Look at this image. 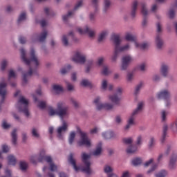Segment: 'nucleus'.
Returning <instances> with one entry per match:
<instances>
[{
    "instance_id": "nucleus-1",
    "label": "nucleus",
    "mask_w": 177,
    "mask_h": 177,
    "mask_svg": "<svg viewBox=\"0 0 177 177\" xmlns=\"http://www.w3.org/2000/svg\"><path fill=\"white\" fill-rule=\"evenodd\" d=\"M20 53L21 58L24 63H25L26 66H29V71L24 73L23 75V82L24 84H27L28 78H30L32 74H35V73H37V68H38V66H39V59H38V55H37L34 48H30L29 58L27 57V50L24 48L20 49Z\"/></svg>"
},
{
    "instance_id": "nucleus-2",
    "label": "nucleus",
    "mask_w": 177,
    "mask_h": 177,
    "mask_svg": "<svg viewBox=\"0 0 177 177\" xmlns=\"http://www.w3.org/2000/svg\"><path fill=\"white\" fill-rule=\"evenodd\" d=\"M48 115L50 117L53 115H58L62 120V125L59 127L57 129V133L59 139H63V133L67 131L68 128V124L64 120V118L70 115L68 112V106L66 105L64 102L60 101L57 103V109L55 110L53 108L50 107L48 109Z\"/></svg>"
},
{
    "instance_id": "nucleus-3",
    "label": "nucleus",
    "mask_w": 177,
    "mask_h": 177,
    "mask_svg": "<svg viewBox=\"0 0 177 177\" xmlns=\"http://www.w3.org/2000/svg\"><path fill=\"white\" fill-rule=\"evenodd\" d=\"M30 161L32 162V164H37L38 161L39 162H44V161H46V162L49 164L48 169L50 171L48 172L47 176L55 177L54 172L57 171V166L53 163L50 156L45 155V150H41L38 155H32L30 157Z\"/></svg>"
},
{
    "instance_id": "nucleus-4",
    "label": "nucleus",
    "mask_w": 177,
    "mask_h": 177,
    "mask_svg": "<svg viewBox=\"0 0 177 177\" xmlns=\"http://www.w3.org/2000/svg\"><path fill=\"white\" fill-rule=\"evenodd\" d=\"M111 39L114 45V54L112 56L111 60L112 62H117L118 54L121 52L129 50V49H131V45L127 44L121 46V42H122V40H121V37L120 35H113Z\"/></svg>"
},
{
    "instance_id": "nucleus-5",
    "label": "nucleus",
    "mask_w": 177,
    "mask_h": 177,
    "mask_svg": "<svg viewBox=\"0 0 177 177\" xmlns=\"http://www.w3.org/2000/svg\"><path fill=\"white\" fill-rule=\"evenodd\" d=\"M143 106H145V103L143 102H140L138 104L137 108L132 112L131 115L129 118L127 120V124L124 127V130L129 131L133 125H135V118L136 116L139 114V113H142V110H143Z\"/></svg>"
},
{
    "instance_id": "nucleus-6",
    "label": "nucleus",
    "mask_w": 177,
    "mask_h": 177,
    "mask_svg": "<svg viewBox=\"0 0 177 177\" xmlns=\"http://www.w3.org/2000/svg\"><path fill=\"white\" fill-rule=\"evenodd\" d=\"M91 154H88L85 152L82 153V161L84 166L81 168L82 172H85L87 175H91L92 174V169H91Z\"/></svg>"
},
{
    "instance_id": "nucleus-7",
    "label": "nucleus",
    "mask_w": 177,
    "mask_h": 177,
    "mask_svg": "<svg viewBox=\"0 0 177 177\" xmlns=\"http://www.w3.org/2000/svg\"><path fill=\"white\" fill-rule=\"evenodd\" d=\"M16 107L19 113H24L26 117H30V112L28 111V100L25 99L23 96L20 97Z\"/></svg>"
},
{
    "instance_id": "nucleus-8",
    "label": "nucleus",
    "mask_w": 177,
    "mask_h": 177,
    "mask_svg": "<svg viewBox=\"0 0 177 177\" xmlns=\"http://www.w3.org/2000/svg\"><path fill=\"white\" fill-rule=\"evenodd\" d=\"M77 132L80 135V140L77 142L78 145L86 146V147H91V146H92V142H91V139L88 138V134L81 131L80 127H77Z\"/></svg>"
},
{
    "instance_id": "nucleus-9",
    "label": "nucleus",
    "mask_w": 177,
    "mask_h": 177,
    "mask_svg": "<svg viewBox=\"0 0 177 177\" xmlns=\"http://www.w3.org/2000/svg\"><path fill=\"white\" fill-rule=\"evenodd\" d=\"M158 99H162L165 102L166 107L170 106L171 104V92L168 91V89H164L160 91L158 95Z\"/></svg>"
},
{
    "instance_id": "nucleus-10",
    "label": "nucleus",
    "mask_w": 177,
    "mask_h": 177,
    "mask_svg": "<svg viewBox=\"0 0 177 177\" xmlns=\"http://www.w3.org/2000/svg\"><path fill=\"white\" fill-rule=\"evenodd\" d=\"M72 62L78 63L79 64H85L86 62V55L80 51H75L71 57Z\"/></svg>"
},
{
    "instance_id": "nucleus-11",
    "label": "nucleus",
    "mask_w": 177,
    "mask_h": 177,
    "mask_svg": "<svg viewBox=\"0 0 177 177\" xmlns=\"http://www.w3.org/2000/svg\"><path fill=\"white\" fill-rule=\"evenodd\" d=\"M77 31L81 34V35H84V34H88L89 38H95L96 35V32L95 30L89 28L88 26H86L84 28H77Z\"/></svg>"
},
{
    "instance_id": "nucleus-12",
    "label": "nucleus",
    "mask_w": 177,
    "mask_h": 177,
    "mask_svg": "<svg viewBox=\"0 0 177 177\" xmlns=\"http://www.w3.org/2000/svg\"><path fill=\"white\" fill-rule=\"evenodd\" d=\"M82 3H84V0H79L77 1L76 5L75 6L73 10L72 11H69L67 15H64L62 17V19L64 20V21H67L70 17H71V16H74V12L75 10H78V9H80V8H81L82 6Z\"/></svg>"
},
{
    "instance_id": "nucleus-13",
    "label": "nucleus",
    "mask_w": 177,
    "mask_h": 177,
    "mask_svg": "<svg viewBox=\"0 0 177 177\" xmlns=\"http://www.w3.org/2000/svg\"><path fill=\"white\" fill-rule=\"evenodd\" d=\"M140 6H141V13L144 16L142 24L143 27H146L147 26V15H149L147 4H146V3L145 2H141Z\"/></svg>"
},
{
    "instance_id": "nucleus-14",
    "label": "nucleus",
    "mask_w": 177,
    "mask_h": 177,
    "mask_svg": "<svg viewBox=\"0 0 177 177\" xmlns=\"http://www.w3.org/2000/svg\"><path fill=\"white\" fill-rule=\"evenodd\" d=\"M133 62V57L131 55H124L122 58V65H121V70L122 71H125L129 66V64Z\"/></svg>"
},
{
    "instance_id": "nucleus-15",
    "label": "nucleus",
    "mask_w": 177,
    "mask_h": 177,
    "mask_svg": "<svg viewBox=\"0 0 177 177\" xmlns=\"http://www.w3.org/2000/svg\"><path fill=\"white\" fill-rule=\"evenodd\" d=\"M6 86H8V84L4 81L0 82V96L1 97V100L0 102V110L1 105L3 102H5V97L8 95V91L6 90Z\"/></svg>"
},
{
    "instance_id": "nucleus-16",
    "label": "nucleus",
    "mask_w": 177,
    "mask_h": 177,
    "mask_svg": "<svg viewBox=\"0 0 177 177\" xmlns=\"http://www.w3.org/2000/svg\"><path fill=\"white\" fill-rule=\"evenodd\" d=\"M47 36H48V32H46V30L43 31L39 35V36H38V35L35 34L31 38L32 42H35V41H37V39H38L39 42H45V40L46 39Z\"/></svg>"
},
{
    "instance_id": "nucleus-17",
    "label": "nucleus",
    "mask_w": 177,
    "mask_h": 177,
    "mask_svg": "<svg viewBox=\"0 0 177 177\" xmlns=\"http://www.w3.org/2000/svg\"><path fill=\"white\" fill-rule=\"evenodd\" d=\"M108 99L113 104H120V102H121V97L115 93L109 95Z\"/></svg>"
},
{
    "instance_id": "nucleus-18",
    "label": "nucleus",
    "mask_w": 177,
    "mask_h": 177,
    "mask_svg": "<svg viewBox=\"0 0 177 177\" xmlns=\"http://www.w3.org/2000/svg\"><path fill=\"white\" fill-rule=\"evenodd\" d=\"M72 37V38H74V32L71 31L68 32V35H64L62 37V42L64 46H69L70 43L68 42V37Z\"/></svg>"
},
{
    "instance_id": "nucleus-19",
    "label": "nucleus",
    "mask_w": 177,
    "mask_h": 177,
    "mask_svg": "<svg viewBox=\"0 0 177 177\" xmlns=\"http://www.w3.org/2000/svg\"><path fill=\"white\" fill-rule=\"evenodd\" d=\"M177 155H172L169 162V168L171 171L176 169Z\"/></svg>"
},
{
    "instance_id": "nucleus-20",
    "label": "nucleus",
    "mask_w": 177,
    "mask_h": 177,
    "mask_svg": "<svg viewBox=\"0 0 177 177\" xmlns=\"http://www.w3.org/2000/svg\"><path fill=\"white\" fill-rule=\"evenodd\" d=\"M160 73L165 78H167L169 74V65L165 64H162L160 67Z\"/></svg>"
},
{
    "instance_id": "nucleus-21",
    "label": "nucleus",
    "mask_w": 177,
    "mask_h": 177,
    "mask_svg": "<svg viewBox=\"0 0 177 177\" xmlns=\"http://www.w3.org/2000/svg\"><path fill=\"white\" fill-rule=\"evenodd\" d=\"M100 97H97L95 98L93 102L95 104L96 109L98 111L104 110V103L100 102Z\"/></svg>"
},
{
    "instance_id": "nucleus-22",
    "label": "nucleus",
    "mask_w": 177,
    "mask_h": 177,
    "mask_svg": "<svg viewBox=\"0 0 177 177\" xmlns=\"http://www.w3.org/2000/svg\"><path fill=\"white\" fill-rule=\"evenodd\" d=\"M155 43L158 49H161L162 48V46L164 45V41L161 38L160 34H156V37L155 38Z\"/></svg>"
},
{
    "instance_id": "nucleus-23",
    "label": "nucleus",
    "mask_w": 177,
    "mask_h": 177,
    "mask_svg": "<svg viewBox=\"0 0 177 177\" xmlns=\"http://www.w3.org/2000/svg\"><path fill=\"white\" fill-rule=\"evenodd\" d=\"M30 133L35 139H41V134L39 133V129L38 127H32L30 130Z\"/></svg>"
},
{
    "instance_id": "nucleus-24",
    "label": "nucleus",
    "mask_w": 177,
    "mask_h": 177,
    "mask_svg": "<svg viewBox=\"0 0 177 177\" xmlns=\"http://www.w3.org/2000/svg\"><path fill=\"white\" fill-rule=\"evenodd\" d=\"M138 5H139V2L138 0H135L133 1L131 5V16L135 17L136 16V10H138Z\"/></svg>"
},
{
    "instance_id": "nucleus-25",
    "label": "nucleus",
    "mask_w": 177,
    "mask_h": 177,
    "mask_svg": "<svg viewBox=\"0 0 177 177\" xmlns=\"http://www.w3.org/2000/svg\"><path fill=\"white\" fill-rule=\"evenodd\" d=\"M111 7V0H104L102 12L107 13Z\"/></svg>"
},
{
    "instance_id": "nucleus-26",
    "label": "nucleus",
    "mask_w": 177,
    "mask_h": 177,
    "mask_svg": "<svg viewBox=\"0 0 177 177\" xmlns=\"http://www.w3.org/2000/svg\"><path fill=\"white\" fill-rule=\"evenodd\" d=\"M107 35H109V30H102L98 36V39H97L98 42H103L104 39H106V37Z\"/></svg>"
},
{
    "instance_id": "nucleus-27",
    "label": "nucleus",
    "mask_w": 177,
    "mask_h": 177,
    "mask_svg": "<svg viewBox=\"0 0 177 177\" xmlns=\"http://www.w3.org/2000/svg\"><path fill=\"white\" fill-rule=\"evenodd\" d=\"M11 139H12V145L14 146H16V145H17V129H14L11 132Z\"/></svg>"
},
{
    "instance_id": "nucleus-28",
    "label": "nucleus",
    "mask_w": 177,
    "mask_h": 177,
    "mask_svg": "<svg viewBox=\"0 0 177 177\" xmlns=\"http://www.w3.org/2000/svg\"><path fill=\"white\" fill-rule=\"evenodd\" d=\"M68 160L70 162V164H71V165H73L75 171H78V169H80V168H78V167H77V164L75 163V160H74V155L73 153H70Z\"/></svg>"
},
{
    "instance_id": "nucleus-29",
    "label": "nucleus",
    "mask_w": 177,
    "mask_h": 177,
    "mask_svg": "<svg viewBox=\"0 0 177 177\" xmlns=\"http://www.w3.org/2000/svg\"><path fill=\"white\" fill-rule=\"evenodd\" d=\"M102 154V142H99L96 147L95 150L93 151V156L97 157Z\"/></svg>"
},
{
    "instance_id": "nucleus-30",
    "label": "nucleus",
    "mask_w": 177,
    "mask_h": 177,
    "mask_svg": "<svg viewBox=\"0 0 177 177\" xmlns=\"http://www.w3.org/2000/svg\"><path fill=\"white\" fill-rule=\"evenodd\" d=\"M26 20H27V12L24 11L20 13L17 19V23L18 24H20V23H23V21H26Z\"/></svg>"
},
{
    "instance_id": "nucleus-31",
    "label": "nucleus",
    "mask_w": 177,
    "mask_h": 177,
    "mask_svg": "<svg viewBox=\"0 0 177 177\" xmlns=\"http://www.w3.org/2000/svg\"><path fill=\"white\" fill-rule=\"evenodd\" d=\"M125 39L127 41H131V42H136V36L132 33L127 32L125 35Z\"/></svg>"
},
{
    "instance_id": "nucleus-32",
    "label": "nucleus",
    "mask_w": 177,
    "mask_h": 177,
    "mask_svg": "<svg viewBox=\"0 0 177 177\" xmlns=\"http://www.w3.org/2000/svg\"><path fill=\"white\" fill-rule=\"evenodd\" d=\"M102 135L104 139H111V138H114V132L113 131H104Z\"/></svg>"
},
{
    "instance_id": "nucleus-33",
    "label": "nucleus",
    "mask_w": 177,
    "mask_h": 177,
    "mask_svg": "<svg viewBox=\"0 0 177 177\" xmlns=\"http://www.w3.org/2000/svg\"><path fill=\"white\" fill-rule=\"evenodd\" d=\"M135 78V74L133 73V72H128L126 76V81L127 82H129V84H131V82H132V81H133Z\"/></svg>"
},
{
    "instance_id": "nucleus-34",
    "label": "nucleus",
    "mask_w": 177,
    "mask_h": 177,
    "mask_svg": "<svg viewBox=\"0 0 177 177\" xmlns=\"http://www.w3.org/2000/svg\"><path fill=\"white\" fill-rule=\"evenodd\" d=\"M99 0H91V6L94 8L95 12H99Z\"/></svg>"
},
{
    "instance_id": "nucleus-35",
    "label": "nucleus",
    "mask_w": 177,
    "mask_h": 177,
    "mask_svg": "<svg viewBox=\"0 0 177 177\" xmlns=\"http://www.w3.org/2000/svg\"><path fill=\"white\" fill-rule=\"evenodd\" d=\"M8 165H16V157L13 155H10L8 156Z\"/></svg>"
},
{
    "instance_id": "nucleus-36",
    "label": "nucleus",
    "mask_w": 177,
    "mask_h": 177,
    "mask_svg": "<svg viewBox=\"0 0 177 177\" xmlns=\"http://www.w3.org/2000/svg\"><path fill=\"white\" fill-rule=\"evenodd\" d=\"M127 151L129 154H133V153H136V151H138V147L131 145L127 148Z\"/></svg>"
},
{
    "instance_id": "nucleus-37",
    "label": "nucleus",
    "mask_w": 177,
    "mask_h": 177,
    "mask_svg": "<svg viewBox=\"0 0 177 177\" xmlns=\"http://www.w3.org/2000/svg\"><path fill=\"white\" fill-rule=\"evenodd\" d=\"M168 171L167 170H161L155 174V177H167Z\"/></svg>"
},
{
    "instance_id": "nucleus-38",
    "label": "nucleus",
    "mask_w": 177,
    "mask_h": 177,
    "mask_svg": "<svg viewBox=\"0 0 177 177\" xmlns=\"http://www.w3.org/2000/svg\"><path fill=\"white\" fill-rule=\"evenodd\" d=\"M53 89L56 93H60V92H63V87L59 84H53Z\"/></svg>"
},
{
    "instance_id": "nucleus-39",
    "label": "nucleus",
    "mask_w": 177,
    "mask_h": 177,
    "mask_svg": "<svg viewBox=\"0 0 177 177\" xmlns=\"http://www.w3.org/2000/svg\"><path fill=\"white\" fill-rule=\"evenodd\" d=\"M135 46L136 48H140V49H147V48H149V44L142 43L139 44L138 42L135 41Z\"/></svg>"
},
{
    "instance_id": "nucleus-40",
    "label": "nucleus",
    "mask_w": 177,
    "mask_h": 177,
    "mask_svg": "<svg viewBox=\"0 0 177 177\" xmlns=\"http://www.w3.org/2000/svg\"><path fill=\"white\" fill-rule=\"evenodd\" d=\"M167 131H168V126L167 124H165L163 126L162 135V138H161L162 142H164V141L165 140Z\"/></svg>"
},
{
    "instance_id": "nucleus-41",
    "label": "nucleus",
    "mask_w": 177,
    "mask_h": 177,
    "mask_svg": "<svg viewBox=\"0 0 177 177\" xmlns=\"http://www.w3.org/2000/svg\"><path fill=\"white\" fill-rule=\"evenodd\" d=\"M71 68H73V66L71 65H67L66 66L61 69V74H62L63 75H64V74H67V73H68V71H70Z\"/></svg>"
},
{
    "instance_id": "nucleus-42",
    "label": "nucleus",
    "mask_w": 177,
    "mask_h": 177,
    "mask_svg": "<svg viewBox=\"0 0 177 177\" xmlns=\"http://www.w3.org/2000/svg\"><path fill=\"white\" fill-rule=\"evenodd\" d=\"M131 164L134 165V167H138V165H140L142 164V158H135L131 160Z\"/></svg>"
},
{
    "instance_id": "nucleus-43",
    "label": "nucleus",
    "mask_w": 177,
    "mask_h": 177,
    "mask_svg": "<svg viewBox=\"0 0 177 177\" xmlns=\"http://www.w3.org/2000/svg\"><path fill=\"white\" fill-rule=\"evenodd\" d=\"M80 84L82 85V86L84 87L92 86V83H91V82L88 79H82Z\"/></svg>"
},
{
    "instance_id": "nucleus-44",
    "label": "nucleus",
    "mask_w": 177,
    "mask_h": 177,
    "mask_svg": "<svg viewBox=\"0 0 177 177\" xmlns=\"http://www.w3.org/2000/svg\"><path fill=\"white\" fill-rule=\"evenodd\" d=\"M113 168L111 166L109 165H105L104 166V172H105V174H107L108 175H110L111 174V172L113 171Z\"/></svg>"
},
{
    "instance_id": "nucleus-45",
    "label": "nucleus",
    "mask_w": 177,
    "mask_h": 177,
    "mask_svg": "<svg viewBox=\"0 0 177 177\" xmlns=\"http://www.w3.org/2000/svg\"><path fill=\"white\" fill-rule=\"evenodd\" d=\"M158 167V165L157 163H154L151 165L150 169L147 171V175H150V174H153L156 169Z\"/></svg>"
},
{
    "instance_id": "nucleus-46",
    "label": "nucleus",
    "mask_w": 177,
    "mask_h": 177,
    "mask_svg": "<svg viewBox=\"0 0 177 177\" xmlns=\"http://www.w3.org/2000/svg\"><path fill=\"white\" fill-rule=\"evenodd\" d=\"M8 63H9V62L8 61V59H4L1 61V71H5Z\"/></svg>"
},
{
    "instance_id": "nucleus-47",
    "label": "nucleus",
    "mask_w": 177,
    "mask_h": 177,
    "mask_svg": "<svg viewBox=\"0 0 177 177\" xmlns=\"http://www.w3.org/2000/svg\"><path fill=\"white\" fill-rule=\"evenodd\" d=\"M143 87V82H140L136 87L134 95H139V92H140V90Z\"/></svg>"
},
{
    "instance_id": "nucleus-48",
    "label": "nucleus",
    "mask_w": 177,
    "mask_h": 177,
    "mask_svg": "<svg viewBox=\"0 0 177 177\" xmlns=\"http://www.w3.org/2000/svg\"><path fill=\"white\" fill-rule=\"evenodd\" d=\"M75 139V133L74 131L71 132L68 137L69 145H73L74 143V140Z\"/></svg>"
},
{
    "instance_id": "nucleus-49",
    "label": "nucleus",
    "mask_w": 177,
    "mask_h": 177,
    "mask_svg": "<svg viewBox=\"0 0 177 177\" xmlns=\"http://www.w3.org/2000/svg\"><path fill=\"white\" fill-rule=\"evenodd\" d=\"M102 74H103V75H109V74H111V72L109 70L107 66L104 65L102 66Z\"/></svg>"
},
{
    "instance_id": "nucleus-50",
    "label": "nucleus",
    "mask_w": 177,
    "mask_h": 177,
    "mask_svg": "<svg viewBox=\"0 0 177 177\" xmlns=\"http://www.w3.org/2000/svg\"><path fill=\"white\" fill-rule=\"evenodd\" d=\"M97 65L98 66V67H103V66L104 65V57H98L97 60Z\"/></svg>"
},
{
    "instance_id": "nucleus-51",
    "label": "nucleus",
    "mask_w": 177,
    "mask_h": 177,
    "mask_svg": "<svg viewBox=\"0 0 177 177\" xmlns=\"http://www.w3.org/2000/svg\"><path fill=\"white\" fill-rule=\"evenodd\" d=\"M28 167V165L26 162V161H21L19 162V167L21 171H26Z\"/></svg>"
},
{
    "instance_id": "nucleus-52",
    "label": "nucleus",
    "mask_w": 177,
    "mask_h": 177,
    "mask_svg": "<svg viewBox=\"0 0 177 177\" xmlns=\"http://www.w3.org/2000/svg\"><path fill=\"white\" fill-rule=\"evenodd\" d=\"M115 122L117 125H120V124H122V117H121L120 115H117L115 117Z\"/></svg>"
},
{
    "instance_id": "nucleus-53",
    "label": "nucleus",
    "mask_w": 177,
    "mask_h": 177,
    "mask_svg": "<svg viewBox=\"0 0 177 177\" xmlns=\"http://www.w3.org/2000/svg\"><path fill=\"white\" fill-rule=\"evenodd\" d=\"M151 13H156L157 12H158V4H152V6H151Z\"/></svg>"
},
{
    "instance_id": "nucleus-54",
    "label": "nucleus",
    "mask_w": 177,
    "mask_h": 177,
    "mask_svg": "<svg viewBox=\"0 0 177 177\" xmlns=\"http://www.w3.org/2000/svg\"><path fill=\"white\" fill-rule=\"evenodd\" d=\"M114 109V104L111 103H104V110H113Z\"/></svg>"
},
{
    "instance_id": "nucleus-55",
    "label": "nucleus",
    "mask_w": 177,
    "mask_h": 177,
    "mask_svg": "<svg viewBox=\"0 0 177 177\" xmlns=\"http://www.w3.org/2000/svg\"><path fill=\"white\" fill-rule=\"evenodd\" d=\"M168 15H169V17L170 19H174V17H175V15H176L175 8L173 7V8H171L169 10Z\"/></svg>"
},
{
    "instance_id": "nucleus-56",
    "label": "nucleus",
    "mask_w": 177,
    "mask_h": 177,
    "mask_svg": "<svg viewBox=\"0 0 177 177\" xmlns=\"http://www.w3.org/2000/svg\"><path fill=\"white\" fill-rule=\"evenodd\" d=\"M71 102L72 104L74 106L75 109H79L80 108V103L77 102L74 98L71 99Z\"/></svg>"
},
{
    "instance_id": "nucleus-57",
    "label": "nucleus",
    "mask_w": 177,
    "mask_h": 177,
    "mask_svg": "<svg viewBox=\"0 0 177 177\" xmlns=\"http://www.w3.org/2000/svg\"><path fill=\"white\" fill-rule=\"evenodd\" d=\"M44 13L46 16L52 15V9L49 7L44 8Z\"/></svg>"
},
{
    "instance_id": "nucleus-58",
    "label": "nucleus",
    "mask_w": 177,
    "mask_h": 177,
    "mask_svg": "<svg viewBox=\"0 0 177 177\" xmlns=\"http://www.w3.org/2000/svg\"><path fill=\"white\" fill-rule=\"evenodd\" d=\"M3 153H8L9 150H10V147L8 146L6 144H4L1 146Z\"/></svg>"
},
{
    "instance_id": "nucleus-59",
    "label": "nucleus",
    "mask_w": 177,
    "mask_h": 177,
    "mask_svg": "<svg viewBox=\"0 0 177 177\" xmlns=\"http://www.w3.org/2000/svg\"><path fill=\"white\" fill-rule=\"evenodd\" d=\"M122 87H118L115 90V95H117L118 96H119L120 97H121V95H122Z\"/></svg>"
},
{
    "instance_id": "nucleus-60",
    "label": "nucleus",
    "mask_w": 177,
    "mask_h": 177,
    "mask_svg": "<svg viewBox=\"0 0 177 177\" xmlns=\"http://www.w3.org/2000/svg\"><path fill=\"white\" fill-rule=\"evenodd\" d=\"M167 115H168V112L167 111L163 110L161 111L162 121H165V120H167Z\"/></svg>"
},
{
    "instance_id": "nucleus-61",
    "label": "nucleus",
    "mask_w": 177,
    "mask_h": 177,
    "mask_svg": "<svg viewBox=\"0 0 177 177\" xmlns=\"http://www.w3.org/2000/svg\"><path fill=\"white\" fill-rule=\"evenodd\" d=\"M12 115L17 122H21V118H20V116H19L16 113L12 112Z\"/></svg>"
},
{
    "instance_id": "nucleus-62",
    "label": "nucleus",
    "mask_w": 177,
    "mask_h": 177,
    "mask_svg": "<svg viewBox=\"0 0 177 177\" xmlns=\"http://www.w3.org/2000/svg\"><path fill=\"white\" fill-rule=\"evenodd\" d=\"M132 142H133L132 138H123V142L125 145H131Z\"/></svg>"
},
{
    "instance_id": "nucleus-63",
    "label": "nucleus",
    "mask_w": 177,
    "mask_h": 177,
    "mask_svg": "<svg viewBox=\"0 0 177 177\" xmlns=\"http://www.w3.org/2000/svg\"><path fill=\"white\" fill-rule=\"evenodd\" d=\"M37 106L39 109H45V107H46V102L39 101Z\"/></svg>"
},
{
    "instance_id": "nucleus-64",
    "label": "nucleus",
    "mask_w": 177,
    "mask_h": 177,
    "mask_svg": "<svg viewBox=\"0 0 177 177\" xmlns=\"http://www.w3.org/2000/svg\"><path fill=\"white\" fill-rule=\"evenodd\" d=\"M138 70H140V71H145L146 70V64L142 63L141 64H139L138 66Z\"/></svg>"
}]
</instances>
